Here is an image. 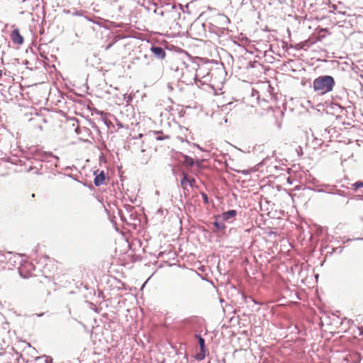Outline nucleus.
<instances>
[{"mask_svg": "<svg viewBox=\"0 0 363 363\" xmlns=\"http://www.w3.org/2000/svg\"><path fill=\"white\" fill-rule=\"evenodd\" d=\"M335 85V80L333 77L325 75L314 79L313 83V89L320 95H323L331 91Z\"/></svg>", "mask_w": 363, "mask_h": 363, "instance_id": "nucleus-1", "label": "nucleus"}, {"mask_svg": "<svg viewBox=\"0 0 363 363\" xmlns=\"http://www.w3.org/2000/svg\"><path fill=\"white\" fill-rule=\"evenodd\" d=\"M10 37L14 44L22 45L23 43V37L20 34V31L17 28L11 31Z\"/></svg>", "mask_w": 363, "mask_h": 363, "instance_id": "nucleus-2", "label": "nucleus"}, {"mask_svg": "<svg viewBox=\"0 0 363 363\" xmlns=\"http://www.w3.org/2000/svg\"><path fill=\"white\" fill-rule=\"evenodd\" d=\"M196 184V180L192 178L188 177L187 174H184L183 179L181 181V185L184 189H186L187 187V185L190 186H194Z\"/></svg>", "mask_w": 363, "mask_h": 363, "instance_id": "nucleus-3", "label": "nucleus"}, {"mask_svg": "<svg viewBox=\"0 0 363 363\" xmlns=\"http://www.w3.org/2000/svg\"><path fill=\"white\" fill-rule=\"evenodd\" d=\"M106 175L104 171H101L99 174H96L94 183L96 186H99L105 183Z\"/></svg>", "mask_w": 363, "mask_h": 363, "instance_id": "nucleus-4", "label": "nucleus"}, {"mask_svg": "<svg viewBox=\"0 0 363 363\" xmlns=\"http://www.w3.org/2000/svg\"><path fill=\"white\" fill-rule=\"evenodd\" d=\"M151 51L158 58L162 59L165 57V51L160 47L152 46Z\"/></svg>", "mask_w": 363, "mask_h": 363, "instance_id": "nucleus-5", "label": "nucleus"}, {"mask_svg": "<svg viewBox=\"0 0 363 363\" xmlns=\"http://www.w3.org/2000/svg\"><path fill=\"white\" fill-rule=\"evenodd\" d=\"M237 214L236 211L235 210H230L225 213H223L221 216L223 220H228L230 218H233Z\"/></svg>", "mask_w": 363, "mask_h": 363, "instance_id": "nucleus-6", "label": "nucleus"}, {"mask_svg": "<svg viewBox=\"0 0 363 363\" xmlns=\"http://www.w3.org/2000/svg\"><path fill=\"white\" fill-rule=\"evenodd\" d=\"M206 350L200 349V352L196 354L195 358L199 361L203 360L206 357Z\"/></svg>", "mask_w": 363, "mask_h": 363, "instance_id": "nucleus-7", "label": "nucleus"}, {"mask_svg": "<svg viewBox=\"0 0 363 363\" xmlns=\"http://www.w3.org/2000/svg\"><path fill=\"white\" fill-rule=\"evenodd\" d=\"M155 135H157L156 137L157 140H162L164 139H169V137L168 135H164L162 131H154Z\"/></svg>", "mask_w": 363, "mask_h": 363, "instance_id": "nucleus-8", "label": "nucleus"}, {"mask_svg": "<svg viewBox=\"0 0 363 363\" xmlns=\"http://www.w3.org/2000/svg\"><path fill=\"white\" fill-rule=\"evenodd\" d=\"M196 337L199 339V346H200V349L201 350H206L204 339L201 336H200V335H196Z\"/></svg>", "mask_w": 363, "mask_h": 363, "instance_id": "nucleus-9", "label": "nucleus"}, {"mask_svg": "<svg viewBox=\"0 0 363 363\" xmlns=\"http://www.w3.org/2000/svg\"><path fill=\"white\" fill-rule=\"evenodd\" d=\"M354 189H357L359 188L363 187V182H357L353 184Z\"/></svg>", "mask_w": 363, "mask_h": 363, "instance_id": "nucleus-10", "label": "nucleus"}, {"mask_svg": "<svg viewBox=\"0 0 363 363\" xmlns=\"http://www.w3.org/2000/svg\"><path fill=\"white\" fill-rule=\"evenodd\" d=\"M185 162L189 165V166H193L195 162L194 161V160L192 158H190V157H186V160Z\"/></svg>", "mask_w": 363, "mask_h": 363, "instance_id": "nucleus-11", "label": "nucleus"}, {"mask_svg": "<svg viewBox=\"0 0 363 363\" xmlns=\"http://www.w3.org/2000/svg\"><path fill=\"white\" fill-rule=\"evenodd\" d=\"M214 225L217 228V229H224L225 225L223 223H219L218 222H215Z\"/></svg>", "mask_w": 363, "mask_h": 363, "instance_id": "nucleus-12", "label": "nucleus"}, {"mask_svg": "<svg viewBox=\"0 0 363 363\" xmlns=\"http://www.w3.org/2000/svg\"><path fill=\"white\" fill-rule=\"evenodd\" d=\"M202 198L205 203H208V197L206 193H201Z\"/></svg>", "mask_w": 363, "mask_h": 363, "instance_id": "nucleus-13", "label": "nucleus"}, {"mask_svg": "<svg viewBox=\"0 0 363 363\" xmlns=\"http://www.w3.org/2000/svg\"><path fill=\"white\" fill-rule=\"evenodd\" d=\"M196 164H197V165H199V161H197V162H196Z\"/></svg>", "mask_w": 363, "mask_h": 363, "instance_id": "nucleus-14", "label": "nucleus"}]
</instances>
